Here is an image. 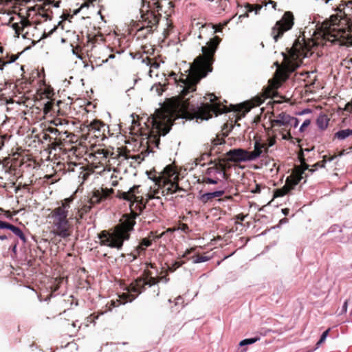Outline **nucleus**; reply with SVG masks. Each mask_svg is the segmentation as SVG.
<instances>
[{"label": "nucleus", "instance_id": "nucleus-1", "mask_svg": "<svg viewBox=\"0 0 352 352\" xmlns=\"http://www.w3.org/2000/svg\"><path fill=\"white\" fill-rule=\"evenodd\" d=\"M221 41V38L219 36L210 38L206 46L201 47L202 54L194 59L192 64L186 72L187 74H182L179 78H177L175 72L170 74L177 85V91L183 100L181 104L182 111L195 116L197 120H208L210 117L204 118L201 115L205 111L212 112L215 117L227 111L220 98L214 94H207L204 98H208L209 102H204L201 100V94L195 93L197 85L201 79L212 72L215 53Z\"/></svg>", "mask_w": 352, "mask_h": 352}, {"label": "nucleus", "instance_id": "nucleus-2", "mask_svg": "<svg viewBox=\"0 0 352 352\" xmlns=\"http://www.w3.org/2000/svg\"><path fill=\"white\" fill-rule=\"evenodd\" d=\"M72 199H65L61 205L51 212L53 219V234L61 239L69 237L74 231V225L80 223L82 215L79 211L70 210Z\"/></svg>", "mask_w": 352, "mask_h": 352}, {"label": "nucleus", "instance_id": "nucleus-3", "mask_svg": "<svg viewBox=\"0 0 352 352\" xmlns=\"http://www.w3.org/2000/svg\"><path fill=\"white\" fill-rule=\"evenodd\" d=\"M135 225V219L128 218L115 232L109 234L107 230L100 232L98 234L100 245L116 248L118 250H122L124 242L130 239L131 234L134 230Z\"/></svg>", "mask_w": 352, "mask_h": 352}, {"label": "nucleus", "instance_id": "nucleus-4", "mask_svg": "<svg viewBox=\"0 0 352 352\" xmlns=\"http://www.w3.org/2000/svg\"><path fill=\"white\" fill-rule=\"evenodd\" d=\"M153 283H151L144 278H138L133 280L129 285L126 286L124 292L122 294V304L131 302L145 289L146 287H151Z\"/></svg>", "mask_w": 352, "mask_h": 352}, {"label": "nucleus", "instance_id": "nucleus-5", "mask_svg": "<svg viewBox=\"0 0 352 352\" xmlns=\"http://www.w3.org/2000/svg\"><path fill=\"white\" fill-rule=\"evenodd\" d=\"M294 25V16L292 12H285L282 17L276 22L272 28V36L275 42H277L285 32L290 30Z\"/></svg>", "mask_w": 352, "mask_h": 352}, {"label": "nucleus", "instance_id": "nucleus-6", "mask_svg": "<svg viewBox=\"0 0 352 352\" xmlns=\"http://www.w3.org/2000/svg\"><path fill=\"white\" fill-rule=\"evenodd\" d=\"M230 157V161H236L239 163L253 162L252 159L256 155H250V152L242 148H232L226 153Z\"/></svg>", "mask_w": 352, "mask_h": 352}, {"label": "nucleus", "instance_id": "nucleus-7", "mask_svg": "<svg viewBox=\"0 0 352 352\" xmlns=\"http://www.w3.org/2000/svg\"><path fill=\"white\" fill-rule=\"evenodd\" d=\"M226 193L224 189H217L211 192H203L202 190L199 192L198 199L204 204L211 201L217 197H221Z\"/></svg>", "mask_w": 352, "mask_h": 352}, {"label": "nucleus", "instance_id": "nucleus-8", "mask_svg": "<svg viewBox=\"0 0 352 352\" xmlns=\"http://www.w3.org/2000/svg\"><path fill=\"white\" fill-rule=\"evenodd\" d=\"M146 141V144H147L146 148H144L142 151V153L144 155V157L148 156L151 153H153V148H159V146L160 144V137L155 136H149L148 135L145 139L142 140V144H144V141Z\"/></svg>", "mask_w": 352, "mask_h": 352}, {"label": "nucleus", "instance_id": "nucleus-9", "mask_svg": "<svg viewBox=\"0 0 352 352\" xmlns=\"http://www.w3.org/2000/svg\"><path fill=\"white\" fill-rule=\"evenodd\" d=\"M300 41L299 38H296L293 43H292V46L287 47V52H282L281 55L285 59L287 58V56H289L291 58H295L296 57L298 56L300 52Z\"/></svg>", "mask_w": 352, "mask_h": 352}, {"label": "nucleus", "instance_id": "nucleus-10", "mask_svg": "<svg viewBox=\"0 0 352 352\" xmlns=\"http://www.w3.org/2000/svg\"><path fill=\"white\" fill-rule=\"evenodd\" d=\"M291 119H292V116L285 112H281L277 115L275 119L271 121V124L274 126L287 127L291 125Z\"/></svg>", "mask_w": 352, "mask_h": 352}, {"label": "nucleus", "instance_id": "nucleus-11", "mask_svg": "<svg viewBox=\"0 0 352 352\" xmlns=\"http://www.w3.org/2000/svg\"><path fill=\"white\" fill-rule=\"evenodd\" d=\"M107 193L102 190H94L92 191L91 196L89 198V204L94 206L99 204L107 198Z\"/></svg>", "mask_w": 352, "mask_h": 352}, {"label": "nucleus", "instance_id": "nucleus-12", "mask_svg": "<svg viewBox=\"0 0 352 352\" xmlns=\"http://www.w3.org/2000/svg\"><path fill=\"white\" fill-rule=\"evenodd\" d=\"M89 131L94 133H98L100 135V132L103 133L105 132L106 129H109V127L101 120H92L89 126Z\"/></svg>", "mask_w": 352, "mask_h": 352}, {"label": "nucleus", "instance_id": "nucleus-13", "mask_svg": "<svg viewBox=\"0 0 352 352\" xmlns=\"http://www.w3.org/2000/svg\"><path fill=\"white\" fill-rule=\"evenodd\" d=\"M329 123V118L323 113H320L316 118V124L320 131H324L327 129Z\"/></svg>", "mask_w": 352, "mask_h": 352}, {"label": "nucleus", "instance_id": "nucleus-14", "mask_svg": "<svg viewBox=\"0 0 352 352\" xmlns=\"http://www.w3.org/2000/svg\"><path fill=\"white\" fill-rule=\"evenodd\" d=\"M261 337L259 336H255L254 337L245 338L241 340L239 343V347H241L240 352H246L248 349L247 346L254 344L257 341L260 340Z\"/></svg>", "mask_w": 352, "mask_h": 352}, {"label": "nucleus", "instance_id": "nucleus-15", "mask_svg": "<svg viewBox=\"0 0 352 352\" xmlns=\"http://www.w3.org/2000/svg\"><path fill=\"white\" fill-rule=\"evenodd\" d=\"M309 169V165H305L304 167L301 169L297 170L295 175L294 179L292 181V188L294 189L295 187L298 185V184L303 179L304 175L305 174V171Z\"/></svg>", "mask_w": 352, "mask_h": 352}, {"label": "nucleus", "instance_id": "nucleus-16", "mask_svg": "<svg viewBox=\"0 0 352 352\" xmlns=\"http://www.w3.org/2000/svg\"><path fill=\"white\" fill-rule=\"evenodd\" d=\"M352 135L351 129H339L334 133V138L338 140H344Z\"/></svg>", "mask_w": 352, "mask_h": 352}, {"label": "nucleus", "instance_id": "nucleus-17", "mask_svg": "<svg viewBox=\"0 0 352 352\" xmlns=\"http://www.w3.org/2000/svg\"><path fill=\"white\" fill-rule=\"evenodd\" d=\"M200 29H201V32L198 36L199 38H201V34L204 32L205 30L206 31L208 30L212 35H214L216 33L222 32L223 28L217 29L212 25L204 24V25H201Z\"/></svg>", "mask_w": 352, "mask_h": 352}, {"label": "nucleus", "instance_id": "nucleus-18", "mask_svg": "<svg viewBox=\"0 0 352 352\" xmlns=\"http://www.w3.org/2000/svg\"><path fill=\"white\" fill-rule=\"evenodd\" d=\"M263 147L264 146L261 144L260 141H258V140L255 141L254 145V151L250 152V155H256L254 158L252 159L253 161H256V160L259 159L260 157H261L263 156Z\"/></svg>", "mask_w": 352, "mask_h": 352}, {"label": "nucleus", "instance_id": "nucleus-19", "mask_svg": "<svg viewBox=\"0 0 352 352\" xmlns=\"http://www.w3.org/2000/svg\"><path fill=\"white\" fill-rule=\"evenodd\" d=\"M154 239H151L150 237L142 238L139 243V245L136 248L141 252H144L146 248L150 247L153 244Z\"/></svg>", "mask_w": 352, "mask_h": 352}, {"label": "nucleus", "instance_id": "nucleus-20", "mask_svg": "<svg viewBox=\"0 0 352 352\" xmlns=\"http://www.w3.org/2000/svg\"><path fill=\"white\" fill-rule=\"evenodd\" d=\"M15 236H16L23 243H26L28 241V239L24 234V232L22 231V230L16 226L13 225L12 228L10 230Z\"/></svg>", "mask_w": 352, "mask_h": 352}, {"label": "nucleus", "instance_id": "nucleus-21", "mask_svg": "<svg viewBox=\"0 0 352 352\" xmlns=\"http://www.w3.org/2000/svg\"><path fill=\"white\" fill-rule=\"evenodd\" d=\"M142 63H146V65L148 66L150 68L158 69L160 67V64L164 63V61H157L153 58H142Z\"/></svg>", "mask_w": 352, "mask_h": 352}, {"label": "nucleus", "instance_id": "nucleus-22", "mask_svg": "<svg viewBox=\"0 0 352 352\" xmlns=\"http://www.w3.org/2000/svg\"><path fill=\"white\" fill-rule=\"evenodd\" d=\"M221 182V179L218 177L212 178L211 177H204L201 180L199 179L197 180V183H202V184H212V185H216L218 184Z\"/></svg>", "mask_w": 352, "mask_h": 352}, {"label": "nucleus", "instance_id": "nucleus-23", "mask_svg": "<svg viewBox=\"0 0 352 352\" xmlns=\"http://www.w3.org/2000/svg\"><path fill=\"white\" fill-rule=\"evenodd\" d=\"M184 299L182 296H178L175 299V304L174 306H171L170 309H172V311H179L181 309H182L184 305Z\"/></svg>", "mask_w": 352, "mask_h": 352}, {"label": "nucleus", "instance_id": "nucleus-24", "mask_svg": "<svg viewBox=\"0 0 352 352\" xmlns=\"http://www.w3.org/2000/svg\"><path fill=\"white\" fill-rule=\"evenodd\" d=\"M329 331H330V329H328L324 331L321 333L318 340L317 341V342L316 344L315 349H318L321 346V344L325 342V340L329 335Z\"/></svg>", "mask_w": 352, "mask_h": 352}, {"label": "nucleus", "instance_id": "nucleus-25", "mask_svg": "<svg viewBox=\"0 0 352 352\" xmlns=\"http://www.w3.org/2000/svg\"><path fill=\"white\" fill-rule=\"evenodd\" d=\"M325 164H326V162H324V160L317 162L312 166V167L311 168H309V169H307V170L309 171V174H312L314 172H316V170H318V168H324Z\"/></svg>", "mask_w": 352, "mask_h": 352}, {"label": "nucleus", "instance_id": "nucleus-26", "mask_svg": "<svg viewBox=\"0 0 352 352\" xmlns=\"http://www.w3.org/2000/svg\"><path fill=\"white\" fill-rule=\"evenodd\" d=\"M210 258H211V257L209 256H205V255L197 256L193 258L192 263L195 264L204 263V262H207V261H210Z\"/></svg>", "mask_w": 352, "mask_h": 352}, {"label": "nucleus", "instance_id": "nucleus-27", "mask_svg": "<svg viewBox=\"0 0 352 352\" xmlns=\"http://www.w3.org/2000/svg\"><path fill=\"white\" fill-rule=\"evenodd\" d=\"M141 252L138 249L135 248L134 252H131L130 254H127V260L129 262H132L135 259H136L140 254Z\"/></svg>", "mask_w": 352, "mask_h": 352}, {"label": "nucleus", "instance_id": "nucleus-28", "mask_svg": "<svg viewBox=\"0 0 352 352\" xmlns=\"http://www.w3.org/2000/svg\"><path fill=\"white\" fill-rule=\"evenodd\" d=\"M139 188V186H133V187L130 188L129 191L127 192H123V196L122 198L125 200H129V195H133L135 193V190L138 189Z\"/></svg>", "mask_w": 352, "mask_h": 352}, {"label": "nucleus", "instance_id": "nucleus-29", "mask_svg": "<svg viewBox=\"0 0 352 352\" xmlns=\"http://www.w3.org/2000/svg\"><path fill=\"white\" fill-rule=\"evenodd\" d=\"M337 231L338 232H342V230L341 227L340 226V225H338V224H333V225L331 226L329 228L327 233H324V234H322V235H325V234H327L328 233H333V232H336Z\"/></svg>", "mask_w": 352, "mask_h": 352}, {"label": "nucleus", "instance_id": "nucleus-30", "mask_svg": "<svg viewBox=\"0 0 352 352\" xmlns=\"http://www.w3.org/2000/svg\"><path fill=\"white\" fill-rule=\"evenodd\" d=\"M311 119H306L303 121V122L301 124V125L299 127V132L303 133L305 131L306 129L311 124Z\"/></svg>", "mask_w": 352, "mask_h": 352}, {"label": "nucleus", "instance_id": "nucleus-31", "mask_svg": "<svg viewBox=\"0 0 352 352\" xmlns=\"http://www.w3.org/2000/svg\"><path fill=\"white\" fill-rule=\"evenodd\" d=\"M13 224L0 219V230H11Z\"/></svg>", "mask_w": 352, "mask_h": 352}, {"label": "nucleus", "instance_id": "nucleus-32", "mask_svg": "<svg viewBox=\"0 0 352 352\" xmlns=\"http://www.w3.org/2000/svg\"><path fill=\"white\" fill-rule=\"evenodd\" d=\"M246 12L245 14H241L239 16V19L248 17L249 13L252 12L254 10V8L251 4L247 3L245 6Z\"/></svg>", "mask_w": 352, "mask_h": 352}, {"label": "nucleus", "instance_id": "nucleus-33", "mask_svg": "<svg viewBox=\"0 0 352 352\" xmlns=\"http://www.w3.org/2000/svg\"><path fill=\"white\" fill-rule=\"evenodd\" d=\"M19 244V241L15 239L14 241L10 245L9 248V250L14 255L17 254V245Z\"/></svg>", "mask_w": 352, "mask_h": 352}, {"label": "nucleus", "instance_id": "nucleus-34", "mask_svg": "<svg viewBox=\"0 0 352 352\" xmlns=\"http://www.w3.org/2000/svg\"><path fill=\"white\" fill-rule=\"evenodd\" d=\"M146 174L148 176V178L153 181L155 184L159 182L160 177L156 175L152 176L151 171L146 170Z\"/></svg>", "mask_w": 352, "mask_h": 352}, {"label": "nucleus", "instance_id": "nucleus-35", "mask_svg": "<svg viewBox=\"0 0 352 352\" xmlns=\"http://www.w3.org/2000/svg\"><path fill=\"white\" fill-rule=\"evenodd\" d=\"M184 264L182 261H175L172 266L169 267V270L171 272H175L177 268L180 267Z\"/></svg>", "mask_w": 352, "mask_h": 352}, {"label": "nucleus", "instance_id": "nucleus-36", "mask_svg": "<svg viewBox=\"0 0 352 352\" xmlns=\"http://www.w3.org/2000/svg\"><path fill=\"white\" fill-rule=\"evenodd\" d=\"M312 113V109L307 107V108H305V109H302L301 111H297L296 113V115H297V116H304V115L309 114V113Z\"/></svg>", "mask_w": 352, "mask_h": 352}, {"label": "nucleus", "instance_id": "nucleus-37", "mask_svg": "<svg viewBox=\"0 0 352 352\" xmlns=\"http://www.w3.org/2000/svg\"><path fill=\"white\" fill-rule=\"evenodd\" d=\"M91 207H93V206H91L89 204V206H85L83 207V212H81L80 210H79L78 208H75V210H77V211H79L80 213L82 215V219L84 218V214L85 213H87L88 212H89V210H91Z\"/></svg>", "mask_w": 352, "mask_h": 352}, {"label": "nucleus", "instance_id": "nucleus-38", "mask_svg": "<svg viewBox=\"0 0 352 352\" xmlns=\"http://www.w3.org/2000/svg\"><path fill=\"white\" fill-rule=\"evenodd\" d=\"M212 155V151H209V152H205L200 157H199V160L200 162L201 161H204L206 159V157H210Z\"/></svg>", "mask_w": 352, "mask_h": 352}, {"label": "nucleus", "instance_id": "nucleus-39", "mask_svg": "<svg viewBox=\"0 0 352 352\" xmlns=\"http://www.w3.org/2000/svg\"><path fill=\"white\" fill-rule=\"evenodd\" d=\"M214 170H215L214 166L206 168V170H205V177H211L212 174H214Z\"/></svg>", "mask_w": 352, "mask_h": 352}, {"label": "nucleus", "instance_id": "nucleus-40", "mask_svg": "<svg viewBox=\"0 0 352 352\" xmlns=\"http://www.w3.org/2000/svg\"><path fill=\"white\" fill-rule=\"evenodd\" d=\"M349 300L346 299L342 306L340 314H346L347 312Z\"/></svg>", "mask_w": 352, "mask_h": 352}, {"label": "nucleus", "instance_id": "nucleus-41", "mask_svg": "<svg viewBox=\"0 0 352 352\" xmlns=\"http://www.w3.org/2000/svg\"><path fill=\"white\" fill-rule=\"evenodd\" d=\"M300 120L298 118L292 116V119H291V126L296 128L299 124Z\"/></svg>", "mask_w": 352, "mask_h": 352}, {"label": "nucleus", "instance_id": "nucleus-42", "mask_svg": "<svg viewBox=\"0 0 352 352\" xmlns=\"http://www.w3.org/2000/svg\"><path fill=\"white\" fill-rule=\"evenodd\" d=\"M130 56L133 59H142V55L140 52H130Z\"/></svg>", "mask_w": 352, "mask_h": 352}, {"label": "nucleus", "instance_id": "nucleus-43", "mask_svg": "<svg viewBox=\"0 0 352 352\" xmlns=\"http://www.w3.org/2000/svg\"><path fill=\"white\" fill-rule=\"evenodd\" d=\"M56 27L54 26L47 34L46 32H44L41 36V38H45L47 37L50 36L54 32H56Z\"/></svg>", "mask_w": 352, "mask_h": 352}, {"label": "nucleus", "instance_id": "nucleus-44", "mask_svg": "<svg viewBox=\"0 0 352 352\" xmlns=\"http://www.w3.org/2000/svg\"><path fill=\"white\" fill-rule=\"evenodd\" d=\"M10 27L14 30V32H17L21 30L22 26H20L17 23H13L10 25Z\"/></svg>", "mask_w": 352, "mask_h": 352}, {"label": "nucleus", "instance_id": "nucleus-45", "mask_svg": "<svg viewBox=\"0 0 352 352\" xmlns=\"http://www.w3.org/2000/svg\"><path fill=\"white\" fill-rule=\"evenodd\" d=\"M16 60V58H14L10 61H8V62H6V63H3L2 62L1 60H0V68H2V70L3 69L4 67L7 65V64H10V63H14V61Z\"/></svg>", "mask_w": 352, "mask_h": 352}, {"label": "nucleus", "instance_id": "nucleus-46", "mask_svg": "<svg viewBox=\"0 0 352 352\" xmlns=\"http://www.w3.org/2000/svg\"><path fill=\"white\" fill-rule=\"evenodd\" d=\"M211 143H212V144H213L214 146H215L217 145L222 144L223 142L219 141L217 138H212L211 140Z\"/></svg>", "mask_w": 352, "mask_h": 352}, {"label": "nucleus", "instance_id": "nucleus-47", "mask_svg": "<svg viewBox=\"0 0 352 352\" xmlns=\"http://www.w3.org/2000/svg\"><path fill=\"white\" fill-rule=\"evenodd\" d=\"M288 222V219L286 217H283L279 220L278 223L282 226L283 224H285Z\"/></svg>", "mask_w": 352, "mask_h": 352}, {"label": "nucleus", "instance_id": "nucleus-48", "mask_svg": "<svg viewBox=\"0 0 352 352\" xmlns=\"http://www.w3.org/2000/svg\"><path fill=\"white\" fill-rule=\"evenodd\" d=\"M23 30H24V27H21L20 30H19L17 32H14V33H15L14 37L19 38L20 33L23 32Z\"/></svg>", "mask_w": 352, "mask_h": 352}, {"label": "nucleus", "instance_id": "nucleus-49", "mask_svg": "<svg viewBox=\"0 0 352 352\" xmlns=\"http://www.w3.org/2000/svg\"><path fill=\"white\" fill-rule=\"evenodd\" d=\"M214 164H215L214 160H210L208 163L201 164V166L204 167L206 165H214Z\"/></svg>", "mask_w": 352, "mask_h": 352}, {"label": "nucleus", "instance_id": "nucleus-50", "mask_svg": "<svg viewBox=\"0 0 352 352\" xmlns=\"http://www.w3.org/2000/svg\"><path fill=\"white\" fill-rule=\"evenodd\" d=\"M281 212L282 213L285 215V216H287L289 213V209L287 208H283L281 210Z\"/></svg>", "mask_w": 352, "mask_h": 352}, {"label": "nucleus", "instance_id": "nucleus-51", "mask_svg": "<svg viewBox=\"0 0 352 352\" xmlns=\"http://www.w3.org/2000/svg\"><path fill=\"white\" fill-rule=\"evenodd\" d=\"M72 54L76 56V58L79 59H82V56L76 52L74 49H72Z\"/></svg>", "mask_w": 352, "mask_h": 352}, {"label": "nucleus", "instance_id": "nucleus-52", "mask_svg": "<svg viewBox=\"0 0 352 352\" xmlns=\"http://www.w3.org/2000/svg\"><path fill=\"white\" fill-rule=\"evenodd\" d=\"M343 5H344L346 7H349L350 6H352V1H343Z\"/></svg>", "mask_w": 352, "mask_h": 352}, {"label": "nucleus", "instance_id": "nucleus-53", "mask_svg": "<svg viewBox=\"0 0 352 352\" xmlns=\"http://www.w3.org/2000/svg\"><path fill=\"white\" fill-rule=\"evenodd\" d=\"M81 10V8L74 9L73 10V16L77 15Z\"/></svg>", "mask_w": 352, "mask_h": 352}, {"label": "nucleus", "instance_id": "nucleus-54", "mask_svg": "<svg viewBox=\"0 0 352 352\" xmlns=\"http://www.w3.org/2000/svg\"><path fill=\"white\" fill-rule=\"evenodd\" d=\"M259 219H258V221L263 222V219H267V216L265 214H262L259 216Z\"/></svg>", "mask_w": 352, "mask_h": 352}, {"label": "nucleus", "instance_id": "nucleus-55", "mask_svg": "<svg viewBox=\"0 0 352 352\" xmlns=\"http://www.w3.org/2000/svg\"><path fill=\"white\" fill-rule=\"evenodd\" d=\"M8 239V236H6V234L0 235V240H1V241H4V240H6Z\"/></svg>", "mask_w": 352, "mask_h": 352}, {"label": "nucleus", "instance_id": "nucleus-56", "mask_svg": "<svg viewBox=\"0 0 352 352\" xmlns=\"http://www.w3.org/2000/svg\"><path fill=\"white\" fill-rule=\"evenodd\" d=\"M261 7H258V8H254V10L253 12H254L255 14H258L261 10Z\"/></svg>", "mask_w": 352, "mask_h": 352}, {"label": "nucleus", "instance_id": "nucleus-57", "mask_svg": "<svg viewBox=\"0 0 352 352\" xmlns=\"http://www.w3.org/2000/svg\"><path fill=\"white\" fill-rule=\"evenodd\" d=\"M94 221H95V219H93L92 217L91 216V217H89V220L87 221V224H89V225L91 224V223L94 224Z\"/></svg>", "mask_w": 352, "mask_h": 352}, {"label": "nucleus", "instance_id": "nucleus-58", "mask_svg": "<svg viewBox=\"0 0 352 352\" xmlns=\"http://www.w3.org/2000/svg\"><path fill=\"white\" fill-rule=\"evenodd\" d=\"M214 170H214V174H218L219 175V173H221V171L222 169L214 167Z\"/></svg>", "mask_w": 352, "mask_h": 352}, {"label": "nucleus", "instance_id": "nucleus-59", "mask_svg": "<svg viewBox=\"0 0 352 352\" xmlns=\"http://www.w3.org/2000/svg\"><path fill=\"white\" fill-rule=\"evenodd\" d=\"M281 227V226L278 223L277 225L274 226H272L270 228V230H274V229H276V228H280Z\"/></svg>", "mask_w": 352, "mask_h": 352}, {"label": "nucleus", "instance_id": "nucleus-60", "mask_svg": "<svg viewBox=\"0 0 352 352\" xmlns=\"http://www.w3.org/2000/svg\"><path fill=\"white\" fill-rule=\"evenodd\" d=\"M270 230V229H267V230H264L261 234H259V236L265 235Z\"/></svg>", "mask_w": 352, "mask_h": 352}, {"label": "nucleus", "instance_id": "nucleus-61", "mask_svg": "<svg viewBox=\"0 0 352 352\" xmlns=\"http://www.w3.org/2000/svg\"><path fill=\"white\" fill-rule=\"evenodd\" d=\"M5 217L9 219L12 218V216L8 212L5 214Z\"/></svg>", "mask_w": 352, "mask_h": 352}, {"label": "nucleus", "instance_id": "nucleus-62", "mask_svg": "<svg viewBox=\"0 0 352 352\" xmlns=\"http://www.w3.org/2000/svg\"><path fill=\"white\" fill-rule=\"evenodd\" d=\"M28 32H25V33L22 34V38L23 39H26V38H28Z\"/></svg>", "mask_w": 352, "mask_h": 352}, {"label": "nucleus", "instance_id": "nucleus-63", "mask_svg": "<svg viewBox=\"0 0 352 352\" xmlns=\"http://www.w3.org/2000/svg\"><path fill=\"white\" fill-rule=\"evenodd\" d=\"M200 163V161L199 160V158H197L194 161L195 165L197 166Z\"/></svg>", "mask_w": 352, "mask_h": 352}, {"label": "nucleus", "instance_id": "nucleus-64", "mask_svg": "<svg viewBox=\"0 0 352 352\" xmlns=\"http://www.w3.org/2000/svg\"><path fill=\"white\" fill-rule=\"evenodd\" d=\"M219 175H221V177L224 178L226 177V172L223 170H221V173Z\"/></svg>", "mask_w": 352, "mask_h": 352}]
</instances>
